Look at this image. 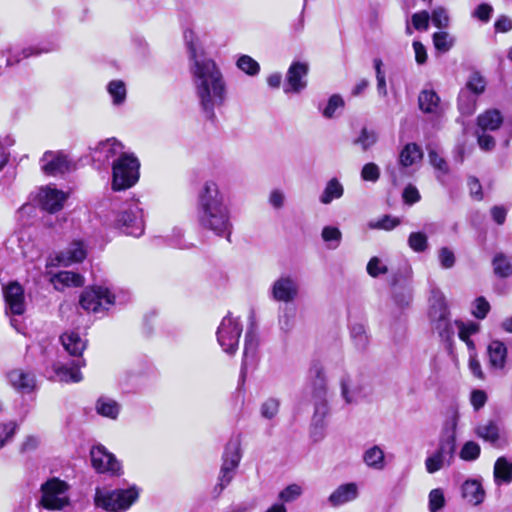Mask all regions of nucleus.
<instances>
[{
    "instance_id": "f257e3e1",
    "label": "nucleus",
    "mask_w": 512,
    "mask_h": 512,
    "mask_svg": "<svg viewBox=\"0 0 512 512\" xmlns=\"http://www.w3.org/2000/svg\"><path fill=\"white\" fill-rule=\"evenodd\" d=\"M184 40L188 50L189 71L200 107L205 116L213 120L215 109L223 106L227 99L223 74L215 61L197 44L192 30L185 31Z\"/></svg>"
},
{
    "instance_id": "f03ea898",
    "label": "nucleus",
    "mask_w": 512,
    "mask_h": 512,
    "mask_svg": "<svg viewBox=\"0 0 512 512\" xmlns=\"http://www.w3.org/2000/svg\"><path fill=\"white\" fill-rule=\"evenodd\" d=\"M197 220L201 228L231 242L233 223L225 194L218 183L206 181L198 193Z\"/></svg>"
},
{
    "instance_id": "7ed1b4c3",
    "label": "nucleus",
    "mask_w": 512,
    "mask_h": 512,
    "mask_svg": "<svg viewBox=\"0 0 512 512\" xmlns=\"http://www.w3.org/2000/svg\"><path fill=\"white\" fill-rule=\"evenodd\" d=\"M311 381V396L314 405L313 423L323 427L324 419L329 413L328 387L324 368L320 364H314L309 370Z\"/></svg>"
},
{
    "instance_id": "20e7f679",
    "label": "nucleus",
    "mask_w": 512,
    "mask_h": 512,
    "mask_svg": "<svg viewBox=\"0 0 512 512\" xmlns=\"http://www.w3.org/2000/svg\"><path fill=\"white\" fill-rule=\"evenodd\" d=\"M139 168L140 162L133 153L120 154L112 162V189L121 191L134 186L139 180Z\"/></svg>"
},
{
    "instance_id": "39448f33",
    "label": "nucleus",
    "mask_w": 512,
    "mask_h": 512,
    "mask_svg": "<svg viewBox=\"0 0 512 512\" xmlns=\"http://www.w3.org/2000/svg\"><path fill=\"white\" fill-rule=\"evenodd\" d=\"M138 497L139 489L136 486L112 491L104 488H96L94 501L97 507L117 512L127 510Z\"/></svg>"
},
{
    "instance_id": "423d86ee",
    "label": "nucleus",
    "mask_w": 512,
    "mask_h": 512,
    "mask_svg": "<svg viewBox=\"0 0 512 512\" xmlns=\"http://www.w3.org/2000/svg\"><path fill=\"white\" fill-rule=\"evenodd\" d=\"M114 226L125 234L139 237L144 231L143 208L138 200L124 202L114 216Z\"/></svg>"
},
{
    "instance_id": "0eeeda50",
    "label": "nucleus",
    "mask_w": 512,
    "mask_h": 512,
    "mask_svg": "<svg viewBox=\"0 0 512 512\" xmlns=\"http://www.w3.org/2000/svg\"><path fill=\"white\" fill-rule=\"evenodd\" d=\"M243 326L240 320L228 313L218 326L216 336L222 350L234 355L238 350L239 339L241 337Z\"/></svg>"
},
{
    "instance_id": "6e6552de",
    "label": "nucleus",
    "mask_w": 512,
    "mask_h": 512,
    "mask_svg": "<svg viewBox=\"0 0 512 512\" xmlns=\"http://www.w3.org/2000/svg\"><path fill=\"white\" fill-rule=\"evenodd\" d=\"M222 460L218 483L214 488L217 496L230 484L241 461L240 444L237 441L226 445Z\"/></svg>"
},
{
    "instance_id": "1a4fd4ad",
    "label": "nucleus",
    "mask_w": 512,
    "mask_h": 512,
    "mask_svg": "<svg viewBox=\"0 0 512 512\" xmlns=\"http://www.w3.org/2000/svg\"><path fill=\"white\" fill-rule=\"evenodd\" d=\"M80 306L87 312L102 313L115 303L114 294L103 286H93L83 291Z\"/></svg>"
},
{
    "instance_id": "9d476101",
    "label": "nucleus",
    "mask_w": 512,
    "mask_h": 512,
    "mask_svg": "<svg viewBox=\"0 0 512 512\" xmlns=\"http://www.w3.org/2000/svg\"><path fill=\"white\" fill-rule=\"evenodd\" d=\"M68 486L64 481L52 478L41 485L40 504L49 510H61L69 504Z\"/></svg>"
},
{
    "instance_id": "9b49d317",
    "label": "nucleus",
    "mask_w": 512,
    "mask_h": 512,
    "mask_svg": "<svg viewBox=\"0 0 512 512\" xmlns=\"http://www.w3.org/2000/svg\"><path fill=\"white\" fill-rule=\"evenodd\" d=\"M299 294V284L290 275H283L277 278L270 288V296L277 302H293Z\"/></svg>"
},
{
    "instance_id": "f8f14e48",
    "label": "nucleus",
    "mask_w": 512,
    "mask_h": 512,
    "mask_svg": "<svg viewBox=\"0 0 512 512\" xmlns=\"http://www.w3.org/2000/svg\"><path fill=\"white\" fill-rule=\"evenodd\" d=\"M40 163L42 171L49 176L62 175L74 168L71 160L62 152L47 151Z\"/></svg>"
},
{
    "instance_id": "ddd939ff",
    "label": "nucleus",
    "mask_w": 512,
    "mask_h": 512,
    "mask_svg": "<svg viewBox=\"0 0 512 512\" xmlns=\"http://www.w3.org/2000/svg\"><path fill=\"white\" fill-rule=\"evenodd\" d=\"M90 457L92 466L99 473L116 474L120 470V464L115 456L102 445L94 446L90 451Z\"/></svg>"
},
{
    "instance_id": "4468645a",
    "label": "nucleus",
    "mask_w": 512,
    "mask_h": 512,
    "mask_svg": "<svg viewBox=\"0 0 512 512\" xmlns=\"http://www.w3.org/2000/svg\"><path fill=\"white\" fill-rule=\"evenodd\" d=\"M308 64L304 62H293L287 73H286V83L284 85L285 93H299L307 86V74H308Z\"/></svg>"
},
{
    "instance_id": "2eb2a0df",
    "label": "nucleus",
    "mask_w": 512,
    "mask_h": 512,
    "mask_svg": "<svg viewBox=\"0 0 512 512\" xmlns=\"http://www.w3.org/2000/svg\"><path fill=\"white\" fill-rule=\"evenodd\" d=\"M123 145L116 138H109L98 142L95 147L90 148V155L94 162L105 163L110 159L120 157V154L126 153L123 151Z\"/></svg>"
},
{
    "instance_id": "dca6fc26",
    "label": "nucleus",
    "mask_w": 512,
    "mask_h": 512,
    "mask_svg": "<svg viewBox=\"0 0 512 512\" xmlns=\"http://www.w3.org/2000/svg\"><path fill=\"white\" fill-rule=\"evenodd\" d=\"M458 416L455 414L446 426L440 436L438 448L435 452L443 456L450 463L454 457L456 449V427Z\"/></svg>"
},
{
    "instance_id": "f3484780",
    "label": "nucleus",
    "mask_w": 512,
    "mask_h": 512,
    "mask_svg": "<svg viewBox=\"0 0 512 512\" xmlns=\"http://www.w3.org/2000/svg\"><path fill=\"white\" fill-rule=\"evenodd\" d=\"M68 195L51 186L42 187L38 193V201L43 210L55 213L61 210Z\"/></svg>"
},
{
    "instance_id": "a211bd4d",
    "label": "nucleus",
    "mask_w": 512,
    "mask_h": 512,
    "mask_svg": "<svg viewBox=\"0 0 512 512\" xmlns=\"http://www.w3.org/2000/svg\"><path fill=\"white\" fill-rule=\"evenodd\" d=\"M4 298L11 314L21 315L25 311L24 291L20 284L11 283L4 288Z\"/></svg>"
},
{
    "instance_id": "6ab92c4d",
    "label": "nucleus",
    "mask_w": 512,
    "mask_h": 512,
    "mask_svg": "<svg viewBox=\"0 0 512 512\" xmlns=\"http://www.w3.org/2000/svg\"><path fill=\"white\" fill-rule=\"evenodd\" d=\"M83 360L72 361L70 364H54L53 370L57 379L66 383H78L82 380L80 367L84 366Z\"/></svg>"
},
{
    "instance_id": "aec40b11",
    "label": "nucleus",
    "mask_w": 512,
    "mask_h": 512,
    "mask_svg": "<svg viewBox=\"0 0 512 512\" xmlns=\"http://www.w3.org/2000/svg\"><path fill=\"white\" fill-rule=\"evenodd\" d=\"M86 255L87 252L83 242L73 241L65 250L56 255L55 260L59 265L70 266L73 263L83 261Z\"/></svg>"
},
{
    "instance_id": "412c9836",
    "label": "nucleus",
    "mask_w": 512,
    "mask_h": 512,
    "mask_svg": "<svg viewBox=\"0 0 512 512\" xmlns=\"http://www.w3.org/2000/svg\"><path fill=\"white\" fill-rule=\"evenodd\" d=\"M358 497V486L355 483H346L337 487L328 497L332 507H339Z\"/></svg>"
},
{
    "instance_id": "4be33fe9",
    "label": "nucleus",
    "mask_w": 512,
    "mask_h": 512,
    "mask_svg": "<svg viewBox=\"0 0 512 512\" xmlns=\"http://www.w3.org/2000/svg\"><path fill=\"white\" fill-rule=\"evenodd\" d=\"M8 379L10 384L22 393H30L36 386L34 374L22 369H15L9 372Z\"/></svg>"
},
{
    "instance_id": "5701e85b",
    "label": "nucleus",
    "mask_w": 512,
    "mask_h": 512,
    "mask_svg": "<svg viewBox=\"0 0 512 512\" xmlns=\"http://www.w3.org/2000/svg\"><path fill=\"white\" fill-rule=\"evenodd\" d=\"M51 51L48 48H39V47H27L21 50L16 49L12 46H9L5 51H2L3 55L6 54V66H12L21 62V60L26 59L30 56H38L41 53H47Z\"/></svg>"
},
{
    "instance_id": "b1692460",
    "label": "nucleus",
    "mask_w": 512,
    "mask_h": 512,
    "mask_svg": "<svg viewBox=\"0 0 512 512\" xmlns=\"http://www.w3.org/2000/svg\"><path fill=\"white\" fill-rule=\"evenodd\" d=\"M490 366L494 369H502L507 358V348L499 340L491 341L487 348Z\"/></svg>"
},
{
    "instance_id": "393cba45",
    "label": "nucleus",
    "mask_w": 512,
    "mask_h": 512,
    "mask_svg": "<svg viewBox=\"0 0 512 512\" xmlns=\"http://www.w3.org/2000/svg\"><path fill=\"white\" fill-rule=\"evenodd\" d=\"M462 496L469 503L479 505L484 501L485 491L478 480H466L462 485Z\"/></svg>"
},
{
    "instance_id": "a878e982",
    "label": "nucleus",
    "mask_w": 512,
    "mask_h": 512,
    "mask_svg": "<svg viewBox=\"0 0 512 512\" xmlns=\"http://www.w3.org/2000/svg\"><path fill=\"white\" fill-rule=\"evenodd\" d=\"M258 345L259 338L254 325L251 324L245 333L242 369L246 368L249 359L253 360L255 358Z\"/></svg>"
},
{
    "instance_id": "bb28decb",
    "label": "nucleus",
    "mask_w": 512,
    "mask_h": 512,
    "mask_svg": "<svg viewBox=\"0 0 512 512\" xmlns=\"http://www.w3.org/2000/svg\"><path fill=\"white\" fill-rule=\"evenodd\" d=\"M503 117L499 110L490 109L477 118L478 129L481 131H495L500 128Z\"/></svg>"
},
{
    "instance_id": "cd10ccee",
    "label": "nucleus",
    "mask_w": 512,
    "mask_h": 512,
    "mask_svg": "<svg viewBox=\"0 0 512 512\" xmlns=\"http://www.w3.org/2000/svg\"><path fill=\"white\" fill-rule=\"evenodd\" d=\"M494 481L497 485L510 484L512 482V461L506 457H499L494 464Z\"/></svg>"
},
{
    "instance_id": "c85d7f7f",
    "label": "nucleus",
    "mask_w": 512,
    "mask_h": 512,
    "mask_svg": "<svg viewBox=\"0 0 512 512\" xmlns=\"http://www.w3.org/2000/svg\"><path fill=\"white\" fill-rule=\"evenodd\" d=\"M60 339L64 349L71 356H81L86 347V342L74 331L64 333Z\"/></svg>"
},
{
    "instance_id": "c756f323",
    "label": "nucleus",
    "mask_w": 512,
    "mask_h": 512,
    "mask_svg": "<svg viewBox=\"0 0 512 512\" xmlns=\"http://www.w3.org/2000/svg\"><path fill=\"white\" fill-rule=\"evenodd\" d=\"M419 108L427 114H438L440 109V98L433 90H423L418 96Z\"/></svg>"
},
{
    "instance_id": "7c9ffc66",
    "label": "nucleus",
    "mask_w": 512,
    "mask_h": 512,
    "mask_svg": "<svg viewBox=\"0 0 512 512\" xmlns=\"http://www.w3.org/2000/svg\"><path fill=\"white\" fill-rule=\"evenodd\" d=\"M120 408L117 401L106 396L99 397L95 403V410L99 415L113 420L118 417Z\"/></svg>"
},
{
    "instance_id": "2f4dec72",
    "label": "nucleus",
    "mask_w": 512,
    "mask_h": 512,
    "mask_svg": "<svg viewBox=\"0 0 512 512\" xmlns=\"http://www.w3.org/2000/svg\"><path fill=\"white\" fill-rule=\"evenodd\" d=\"M423 157L420 146L416 143L406 144L400 152L399 164L402 167H409L419 162Z\"/></svg>"
},
{
    "instance_id": "473e14b6",
    "label": "nucleus",
    "mask_w": 512,
    "mask_h": 512,
    "mask_svg": "<svg viewBox=\"0 0 512 512\" xmlns=\"http://www.w3.org/2000/svg\"><path fill=\"white\" fill-rule=\"evenodd\" d=\"M51 281L57 290L62 289L65 286H81L83 285V277L72 271H61L55 274Z\"/></svg>"
},
{
    "instance_id": "72a5a7b5",
    "label": "nucleus",
    "mask_w": 512,
    "mask_h": 512,
    "mask_svg": "<svg viewBox=\"0 0 512 512\" xmlns=\"http://www.w3.org/2000/svg\"><path fill=\"white\" fill-rule=\"evenodd\" d=\"M448 316L447 306L441 292L433 291L430 298L429 318L431 322Z\"/></svg>"
},
{
    "instance_id": "f704fd0d",
    "label": "nucleus",
    "mask_w": 512,
    "mask_h": 512,
    "mask_svg": "<svg viewBox=\"0 0 512 512\" xmlns=\"http://www.w3.org/2000/svg\"><path fill=\"white\" fill-rule=\"evenodd\" d=\"M344 194V187L337 178L330 179L321 193L319 200L322 204L328 205L333 200L340 199Z\"/></svg>"
},
{
    "instance_id": "c9c22d12",
    "label": "nucleus",
    "mask_w": 512,
    "mask_h": 512,
    "mask_svg": "<svg viewBox=\"0 0 512 512\" xmlns=\"http://www.w3.org/2000/svg\"><path fill=\"white\" fill-rule=\"evenodd\" d=\"M475 433L479 438L491 444H495L500 438L499 426L492 420L479 424L475 429Z\"/></svg>"
},
{
    "instance_id": "e433bc0d",
    "label": "nucleus",
    "mask_w": 512,
    "mask_h": 512,
    "mask_svg": "<svg viewBox=\"0 0 512 512\" xmlns=\"http://www.w3.org/2000/svg\"><path fill=\"white\" fill-rule=\"evenodd\" d=\"M363 461L372 469L383 470L385 467L384 451L375 445L364 452Z\"/></svg>"
},
{
    "instance_id": "4c0bfd02",
    "label": "nucleus",
    "mask_w": 512,
    "mask_h": 512,
    "mask_svg": "<svg viewBox=\"0 0 512 512\" xmlns=\"http://www.w3.org/2000/svg\"><path fill=\"white\" fill-rule=\"evenodd\" d=\"M477 97L470 90L461 89L458 96V109L462 115H472L476 109Z\"/></svg>"
},
{
    "instance_id": "58836bf2",
    "label": "nucleus",
    "mask_w": 512,
    "mask_h": 512,
    "mask_svg": "<svg viewBox=\"0 0 512 512\" xmlns=\"http://www.w3.org/2000/svg\"><path fill=\"white\" fill-rule=\"evenodd\" d=\"M107 92L116 106L122 105L127 96L126 85L122 80H112L107 84Z\"/></svg>"
},
{
    "instance_id": "ea45409f",
    "label": "nucleus",
    "mask_w": 512,
    "mask_h": 512,
    "mask_svg": "<svg viewBox=\"0 0 512 512\" xmlns=\"http://www.w3.org/2000/svg\"><path fill=\"white\" fill-rule=\"evenodd\" d=\"M494 274L499 278H507L512 275V263L510 259L502 254L498 253L492 260Z\"/></svg>"
},
{
    "instance_id": "a19ab883",
    "label": "nucleus",
    "mask_w": 512,
    "mask_h": 512,
    "mask_svg": "<svg viewBox=\"0 0 512 512\" xmlns=\"http://www.w3.org/2000/svg\"><path fill=\"white\" fill-rule=\"evenodd\" d=\"M351 339L357 350L363 352L369 345V336L367 335L366 329L362 324H354L351 327Z\"/></svg>"
},
{
    "instance_id": "79ce46f5",
    "label": "nucleus",
    "mask_w": 512,
    "mask_h": 512,
    "mask_svg": "<svg viewBox=\"0 0 512 512\" xmlns=\"http://www.w3.org/2000/svg\"><path fill=\"white\" fill-rule=\"evenodd\" d=\"M341 396L346 404H354L357 402V389L352 385V379L348 374H344L340 378Z\"/></svg>"
},
{
    "instance_id": "37998d69",
    "label": "nucleus",
    "mask_w": 512,
    "mask_h": 512,
    "mask_svg": "<svg viewBox=\"0 0 512 512\" xmlns=\"http://www.w3.org/2000/svg\"><path fill=\"white\" fill-rule=\"evenodd\" d=\"M378 141V134L374 130L366 127L362 128L359 136L353 141L355 145H359L363 151H367Z\"/></svg>"
},
{
    "instance_id": "c03bdc74",
    "label": "nucleus",
    "mask_w": 512,
    "mask_h": 512,
    "mask_svg": "<svg viewBox=\"0 0 512 512\" xmlns=\"http://www.w3.org/2000/svg\"><path fill=\"white\" fill-rule=\"evenodd\" d=\"M321 236L323 241L327 243V247L333 250L339 247L342 240L341 231L334 226H325L322 229Z\"/></svg>"
},
{
    "instance_id": "a18cd8bd",
    "label": "nucleus",
    "mask_w": 512,
    "mask_h": 512,
    "mask_svg": "<svg viewBox=\"0 0 512 512\" xmlns=\"http://www.w3.org/2000/svg\"><path fill=\"white\" fill-rule=\"evenodd\" d=\"M236 65L241 71L250 76H255L260 71L259 63L249 55H241Z\"/></svg>"
},
{
    "instance_id": "49530a36",
    "label": "nucleus",
    "mask_w": 512,
    "mask_h": 512,
    "mask_svg": "<svg viewBox=\"0 0 512 512\" xmlns=\"http://www.w3.org/2000/svg\"><path fill=\"white\" fill-rule=\"evenodd\" d=\"M456 324L458 325L459 328V338L462 341H464L470 349H474V344L470 340V336L475 334L479 330V324L469 323L468 325H465L462 322H456Z\"/></svg>"
},
{
    "instance_id": "de8ad7c7",
    "label": "nucleus",
    "mask_w": 512,
    "mask_h": 512,
    "mask_svg": "<svg viewBox=\"0 0 512 512\" xmlns=\"http://www.w3.org/2000/svg\"><path fill=\"white\" fill-rule=\"evenodd\" d=\"M433 43L438 51L445 53L452 48L454 40L447 32L441 31L433 34Z\"/></svg>"
},
{
    "instance_id": "09e8293b",
    "label": "nucleus",
    "mask_w": 512,
    "mask_h": 512,
    "mask_svg": "<svg viewBox=\"0 0 512 512\" xmlns=\"http://www.w3.org/2000/svg\"><path fill=\"white\" fill-rule=\"evenodd\" d=\"M445 465H450V462L443 456L434 452L425 460V467L428 473L433 474L442 469Z\"/></svg>"
},
{
    "instance_id": "8fccbe9b",
    "label": "nucleus",
    "mask_w": 512,
    "mask_h": 512,
    "mask_svg": "<svg viewBox=\"0 0 512 512\" xmlns=\"http://www.w3.org/2000/svg\"><path fill=\"white\" fill-rule=\"evenodd\" d=\"M280 402L276 398H268L260 407V414L263 418L271 420L276 417L279 412Z\"/></svg>"
},
{
    "instance_id": "3c124183",
    "label": "nucleus",
    "mask_w": 512,
    "mask_h": 512,
    "mask_svg": "<svg viewBox=\"0 0 512 512\" xmlns=\"http://www.w3.org/2000/svg\"><path fill=\"white\" fill-rule=\"evenodd\" d=\"M485 80L479 73H473L467 81L464 90H470L476 96L482 94L485 90Z\"/></svg>"
},
{
    "instance_id": "603ef678",
    "label": "nucleus",
    "mask_w": 512,
    "mask_h": 512,
    "mask_svg": "<svg viewBox=\"0 0 512 512\" xmlns=\"http://www.w3.org/2000/svg\"><path fill=\"white\" fill-rule=\"evenodd\" d=\"M445 505V497L442 489L436 488L429 493L428 508L430 512H438Z\"/></svg>"
},
{
    "instance_id": "864d4df0",
    "label": "nucleus",
    "mask_w": 512,
    "mask_h": 512,
    "mask_svg": "<svg viewBox=\"0 0 512 512\" xmlns=\"http://www.w3.org/2000/svg\"><path fill=\"white\" fill-rule=\"evenodd\" d=\"M17 427L18 426L14 421L0 423V449L12 440L17 431Z\"/></svg>"
},
{
    "instance_id": "5fc2aeb1",
    "label": "nucleus",
    "mask_w": 512,
    "mask_h": 512,
    "mask_svg": "<svg viewBox=\"0 0 512 512\" xmlns=\"http://www.w3.org/2000/svg\"><path fill=\"white\" fill-rule=\"evenodd\" d=\"M408 244L415 252H423L427 249V237L424 233L413 232L408 238Z\"/></svg>"
},
{
    "instance_id": "6e6d98bb",
    "label": "nucleus",
    "mask_w": 512,
    "mask_h": 512,
    "mask_svg": "<svg viewBox=\"0 0 512 512\" xmlns=\"http://www.w3.org/2000/svg\"><path fill=\"white\" fill-rule=\"evenodd\" d=\"M479 455L480 446L474 441L466 442L460 451V457L466 461L476 460Z\"/></svg>"
},
{
    "instance_id": "4d7b16f0",
    "label": "nucleus",
    "mask_w": 512,
    "mask_h": 512,
    "mask_svg": "<svg viewBox=\"0 0 512 512\" xmlns=\"http://www.w3.org/2000/svg\"><path fill=\"white\" fill-rule=\"evenodd\" d=\"M294 312L289 309L285 308L282 312V314L279 316L278 324L281 329V331L285 333H289L293 327H294Z\"/></svg>"
},
{
    "instance_id": "13d9d810",
    "label": "nucleus",
    "mask_w": 512,
    "mask_h": 512,
    "mask_svg": "<svg viewBox=\"0 0 512 512\" xmlns=\"http://www.w3.org/2000/svg\"><path fill=\"white\" fill-rule=\"evenodd\" d=\"M361 178L364 181L377 182L380 178V169L373 162L365 164L361 169Z\"/></svg>"
},
{
    "instance_id": "bf43d9fd",
    "label": "nucleus",
    "mask_w": 512,
    "mask_h": 512,
    "mask_svg": "<svg viewBox=\"0 0 512 512\" xmlns=\"http://www.w3.org/2000/svg\"><path fill=\"white\" fill-rule=\"evenodd\" d=\"M388 268L382 263L378 257H372L367 264V273L371 277H378L379 275L386 274Z\"/></svg>"
},
{
    "instance_id": "052dcab7",
    "label": "nucleus",
    "mask_w": 512,
    "mask_h": 512,
    "mask_svg": "<svg viewBox=\"0 0 512 512\" xmlns=\"http://www.w3.org/2000/svg\"><path fill=\"white\" fill-rule=\"evenodd\" d=\"M438 259H439L441 267L444 269L452 268L456 262L454 252L447 247H442L439 250Z\"/></svg>"
},
{
    "instance_id": "680f3d73",
    "label": "nucleus",
    "mask_w": 512,
    "mask_h": 512,
    "mask_svg": "<svg viewBox=\"0 0 512 512\" xmlns=\"http://www.w3.org/2000/svg\"><path fill=\"white\" fill-rule=\"evenodd\" d=\"M302 494V488L297 484H291L279 493V499L283 502H292Z\"/></svg>"
},
{
    "instance_id": "e2e57ef3",
    "label": "nucleus",
    "mask_w": 512,
    "mask_h": 512,
    "mask_svg": "<svg viewBox=\"0 0 512 512\" xmlns=\"http://www.w3.org/2000/svg\"><path fill=\"white\" fill-rule=\"evenodd\" d=\"M343 106H344V101H343L342 97L339 95H332L329 98L328 103L322 112L323 116L326 118H332L335 114V111L338 108H341Z\"/></svg>"
},
{
    "instance_id": "0e129e2a",
    "label": "nucleus",
    "mask_w": 512,
    "mask_h": 512,
    "mask_svg": "<svg viewBox=\"0 0 512 512\" xmlns=\"http://www.w3.org/2000/svg\"><path fill=\"white\" fill-rule=\"evenodd\" d=\"M490 310V305L484 297H479L474 301L472 314L478 319H484Z\"/></svg>"
},
{
    "instance_id": "69168bd1",
    "label": "nucleus",
    "mask_w": 512,
    "mask_h": 512,
    "mask_svg": "<svg viewBox=\"0 0 512 512\" xmlns=\"http://www.w3.org/2000/svg\"><path fill=\"white\" fill-rule=\"evenodd\" d=\"M432 323L434 324L435 330L442 338L448 339L453 334V328L448 319V316L442 318L441 320H436Z\"/></svg>"
},
{
    "instance_id": "338daca9",
    "label": "nucleus",
    "mask_w": 512,
    "mask_h": 512,
    "mask_svg": "<svg viewBox=\"0 0 512 512\" xmlns=\"http://www.w3.org/2000/svg\"><path fill=\"white\" fill-rule=\"evenodd\" d=\"M430 164L443 174L448 173V165L444 158H442L436 151L429 150L428 152Z\"/></svg>"
},
{
    "instance_id": "774afa93",
    "label": "nucleus",
    "mask_w": 512,
    "mask_h": 512,
    "mask_svg": "<svg viewBox=\"0 0 512 512\" xmlns=\"http://www.w3.org/2000/svg\"><path fill=\"white\" fill-rule=\"evenodd\" d=\"M487 131H477V142L479 147L484 151H490L495 147V139L486 133Z\"/></svg>"
}]
</instances>
